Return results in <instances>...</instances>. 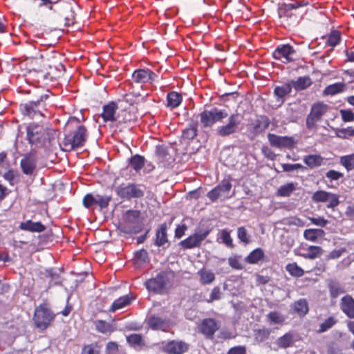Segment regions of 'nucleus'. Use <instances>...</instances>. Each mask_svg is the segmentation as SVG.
<instances>
[{
    "label": "nucleus",
    "instance_id": "obj_50",
    "mask_svg": "<svg viewBox=\"0 0 354 354\" xmlns=\"http://www.w3.org/2000/svg\"><path fill=\"white\" fill-rule=\"evenodd\" d=\"M111 198V196H102L97 194L96 205H99L101 209L106 208L109 206Z\"/></svg>",
    "mask_w": 354,
    "mask_h": 354
},
{
    "label": "nucleus",
    "instance_id": "obj_43",
    "mask_svg": "<svg viewBox=\"0 0 354 354\" xmlns=\"http://www.w3.org/2000/svg\"><path fill=\"white\" fill-rule=\"evenodd\" d=\"M330 293L332 297L336 298L340 294L343 293V290L340 287V285L338 282L335 281H330L328 283Z\"/></svg>",
    "mask_w": 354,
    "mask_h": 354
},
{
    "label": "nucleus",
    "instance_id": "obj_52",
    "mask_svg": "<svg viewBox=\"0 0 354 354\" xmlns=\"http://www.w3.org/2000/svg\"><path fill=\"white\" fill-rule=\"evenodd\" d=\"M240 256H234L228 259L229 265L234 269L243 270L244 266L241 262Z\"/></svg>",
    "mask_w": 354,
    "mask_h": 354
},
{
    "label": "nucleus",
    "instance_id": "obj_13",
    "mask_svg": "<svg viewBox=\"0 0 354 354\" xmlns=\"http://www.w3.org/2000/svg\"><path fill=\"white\" fill-rule=\"evenodd\" d=\"M209 232L205 231L203 233H194L186 239L180 243V245L183 249H191L200 246L201 242L207 236Z\"/></svg>",
    "mask_w": 354,
    "mask_h": 354
},
{
    "label": "nucleus",
    "instance_id": "obj_62",
    "mask_svg": "<svg viewBox=\"0 0 354 354\" xmlns=\"http://www.w3.org/2000/svg\"><path fill=\"white\" fill-rule=\"evenodd\" d=\"M309 220L311 221V223L313 224L318 225V226H321V227H324L328 223V221L322 217H318V218L310 217Z\"/></svg>",
    "mask_w": 354,
    "mask_h": 354
},
{
    "label": "nucleus",
    "instance_id": "obj_29",
    "mask_svg": "<svg viewBox=\"0 0 354 354\" xmlns=\"http://www.w3.org/2000/svg\"><path fill=\"white\" fill-rule=\"evenodd\" d=\"M266 319L270 326L282 325L285 322V317L277 311L270 312L266 316Z\"/></svg>",
    "mask_w": 354,
    "mask_h": 354
},
{
    "label": "nucleus",
    "instance_id": "obj_8",
    "mask_svg": "<svg viewBox=\"0 0 354 354\" xmlns=\"http://www.w3.org/2000/svg\"><path fill=\"white\" fill-rule=\"evenodd\" d=\"M44 104L42 100L36 102H29L28 103L22 104L20 105V110L24 115L28 116L30 118H37V117L44 116L42 109H44Z\"/></svg>",
    "mask_w": 354,
    "mask_h": 354
},
{
    "label": "nucleus",
    "instance_id": "obj_20",
    "mask_svg": "<svg viewBox=\"0 0 354 354\" xmlns=\"http://www.w3.org/2000/svg\"><path fill=\"white\" fill-rule=\"evenodd\" d=\"M217 329V324L213 319H204L200 326L201 333L207 337H212Z\"/></svg>",
    "mask_w": 354,
    "mask_h": 354
},
{
    "label": "nucleus",
    "instance_id": "obj_14",
    "mask_svg": "<svg viewBox=\"0 0 354 354\" xmlns=\"http://www.w3.org/2000/svg\"><path fill=\"white\" fill-rule=\"evenodd\" d=\"M156 77V74L149 69H138L132 75L133 80L137 83H151Z\"/></svg>",
    "mask_w": 354,
    "mask_h": 354
},
{
    "label": "nucleus",
    "instance_id": "obj_2",
    "mask_svg": "<svg viewBox=\"0 0 354 354\" xmlns=\"http://www.w3.org/2000/svg\"><path fill=\"white\" fill-rule=\"evenodd\" d=\"M115 192L122 200L142 198L145 192V186L136 183H122L116 187Z\"/></svg>",
    "mask_w": 354,
    "mask_h": 354
},
{
    "label": "nucleus",
    "instance_id": "obj_25",
    "mask_svg": "<svg viewBox=\"0 0 354 354\" xmlns=\"http://www.w3.org/2000/svg\"><path fill=\"white\" fill-rule=\"evenodd\" d=\"M290 84L291 88H294L296 91H301L309 87L312 84V80L308 76L299 77L296 80H292Z\"/></svg>",
    "mask_w": 354,
    "mask_h": 354
},
{
    "label": "nucleus",
    "instance_id": "obj_27",
    "mask_svg": "<svg viewBox=\"0 0 354 354\" xmlns=\"http://www.w3.org/2000/svg\"><path fill=\"white\" fill-rule=\"evenodd\" d=\"M264 257L265 254L263 250L261 248H256L246 257L245 261L250 264H256L263 261Z\"/></svg>",
    "mask_w": 354,
    "mask_h": 354
},
{
    "label": "nucleus",
    "instance_id": "obj_55",
    "mask_svg": "<svg viewBox=\"0 0 354 354\" xmlns=\"http://www.w3.org/2000/svg\"><path fill=\"white\" fill-rule=\"evenodd\" d=\"M127 342L133 346H141L143 344L142 337L138 334H132L127 337Z\"/></svg>",
    "mask_w": 354,
    "mask_h": 354
},
{
    "label": "nucleus",
    "instance_id": "obj_17",
    "mask_svg": "<svg viewBox=\"0 0 354 354\" xmlns=\"http://www.w3.org/2000/svg\"><path fill=\"white\" fill-rule=\"evenodd\" d=\"M118 104L114 102H111L103 106L102 117L105 122H114L118 120L117 110Z\"/></svg>",
    "mask_w": 354,
    "mask_h": 354
},
{
    "label": "nucleus",
    "instance_id": "obj_16",
    "mask_svg": "<svg viewBox=\"0 0 354 354\" xmlns=\"http://www.w3.org/2000/svg\"><path fill=\"white\" fill-rule=\"evenodd\" d=\"M268 138L270 144L272 146L276 147H287L290 148L292 147L294 144L293 139L290 137L288 136H279L275 134L269 133L268 135Z\"/></svg>",
    "mask_w": 354,
    "mask_h": 354
},
{
    "label": "nucleus",
    "instance_id": "obj_45",
    "mask_svg": "<svg viewBox=\"0 0 354 354\" xmlns=\"http://www.w3.org/2000/svg\"><path fill=\"white\" fill-rule=\"evenodd\" d=\"M81 354H100V347L97 343L85 345L82 349Z\"/></svg>",
    "mask_w": 354,
    "mask_h": 354
},
{
    "label": "nucleus",
    "instance_id": "obj_15",
    "mask_svg": "<svg viewBox=\"0 0 354 354\" xmlns=\"http://www.w3.org/2000/svg\"><path fill=\"white\" fill-rule=\"evenodd\" d=\"M166 284L165 274L163 273L158 274L155 278H152L146 281V288L149 291L156 292H161Z\"/></svg>",
    "mask_w": 354,
    "mask_h": 354
},
{
    "label": "nucleus",
    "instance_id": "obj_18",
    "mask_svg": "<svg viewBox=\"0 0 354 354\" xmlns=\"http://www.w3.org/2000/svg\"><path fill=\"white\" fill-rule=\"evenodd\" d=\"M147 324L153 330H166L169 327L170 322L161 317L151 315L148 318Z\"/></svg>",
    "mask_w": 354,
    "mask_h": 354
},
{
    "label": "nucleus",
    "instance_id": "obj_53",
    "mask_svg": "<svg viewBox=\"0 0 354 354\" xmlns=\"http://www.w3.org/2000/svg\"><path fill=\"white\" fill-rule=\"evenodd\" d=\"M269 120L266 117H262L257 120L254 129L257 132H261L266 129L269 126Z\"/></svg>",
    "mask_w": 354,
    "mask_h": 354
},
{
    "label": "nucleus",
    "instance_id": "obj_1",
    "mask_svg": "<svg viewBox=\"0 0 354 354\" xmlns=\"http://www.w3.org/2000/svg\"><path fill=\"white\" fill-rule=\"evenodd\" d=\"M26 130L28 140L36 146L46 147L55 139L56 131L54 129L35 123L29 124Z\"/></svg>",
    "mask_w": 354,
    "mask_h": 354
},
{
    "label": "nucleus",
    "instance_id": "obj_4",
    "mask_svg": "<svg viewBox=\"0 0 354 354\" xmlns=\"http://www.w3.org/2000/svg\"><path fill=\"white\" fill-rule=\"evenodd\" d=\"M54 319L55 315L46 304H41L35 309L34 321L37 328H47Z\"/></svg>",
    "mask_w": 354,
    "mask_h": 354
},
{
    "label": "nucleus",
    "instance_id": "obj_51",
    "mask_svg": "<svg viewBox=\"0 0 354 354\" xmlns=\"http://www.w3.org/2000/svg\"><path fill=\"white\" fill-rule=\"evenodd\" d=\"M220 239L226 246L228 248H233V241L230 236V232L227 230H223L221 232Z\"/></svg>",
    "mask_w": 354,
    "mask_h": 354
},
{
    "label": "nucleus",
    "instance_id": "obj_3",
    "mask_svg": "<svg viewBox=\"0 0 354 354\" xmlns=\"http://www.w3.org/2000/svg\"><path fill=\"white\" fill-rule=\"evenodd\" d=\"M87 130L83 125H80L72 133L65 136L63 145L65 151H71L82 147L87 139Z\"/></svg>",
    "mask_w": 354,
    "mask_h": 354
},
{
    "label": "nucleus",
    "instance_id": "obj_47",
    "mask_svg": "<svg viewBox=\"0 0 354 354\" xmlns=\"http://www.w3.org/2000/svg\"><path fill=\"white\" fill-rule=\"evenodd\" d=\"M340 162L347 170L353 169L354 153L341 157Z\"/></svg>",
    "mask_w": 354,
    "mask_h": 354
},
{
    "label": "nucleus",
    "instance_id": "obj_35",
    "mask_svg": "<svg viewBox=\"0 0 354 354\" xmlns=\"http://www.w3.org/2000/svg\"><path fill=\"white\" fill-rule=\"evenodd\" d=\"M335 136L341 139L354 138V129L351 127L347 128L335 129Z\"/></svg>",
    "mask_w": 354,
    "mask_h": 354
},
{
    "label": "nucleus",
    "instance_id": "obj_48",
    "mask_svg": "<svg viewBox=\"0 0 354 354\" xmlns=\"http://www.w3.org/2000/svg\"><path fill=\"white\" fill-rule=\"evenodd\" d=\"M130 165L136 171H138L145 165L144 158L140 156L136 155L131 158Z\"/></svg>",
    "mask_w": 354,
    "mask_h": 354
},
{
    "label": "nucleus",
    "instance_id": "obj_6",
    "mask_svg": "<svg viewBox=\"0 0 354 354\" xmlns=\"http://www.w3.org/2000/svg\"><path fill=\"white\" fill-rule=\"evenodd\" d=\"M328 106L324 103L315 104L306 118V126L308 129H312L315 127L316 123L321 120L322 117L328 111Z\"/></svg>",
    "mask_w": 354,
    "mask_h": 354
},
{
    "label": "nucleus",
    "instance_id": "obj_33",
    "mask_svg": "<svg viewBox=\"0 0 354 354\" xmlns=\"http://www.w3.org/2000/svg\"><path fill=\"white\" fill-rule=\"evenodd\" d=\"M167 99V106L171 109L178 106L182 102L181 95L175 91L169 93Z\"/></svg>",
    "mask_w": 354,
    "mask_h": 354
},
{
    "label": "nucleus",
    "instance_id": "obj_41",
    "mask_svg": "<svg viewBox=\"0 0 354 354\" xmlns=\"http://www.w3.org/2000/svg\"><path fill=\"white\" fill-rule=\"evenodd\" d=\"M307 250L308 252L306 254H304L303 256L305 258L310 259H314L317 257H319L320 255H322L323 252V250L321 247L315 245L309 246Z\"/></svg>",
    "mask_w": 354,
    "mask_h": 354
},
{
    "label": "nucleus",
    "instance_id": "obj_31",
    "mask_svg": "<svg viewBox=\"0 0 354 354\" xmlns=\"http://www.w3.org/2000/svg\"><path fill=\"white\" fill-rule=\"evenodd\" d=\"M200 276V281L203 284H209L212 283L215 279L214 274L209 270L203 268L198 272Z\"/></svg>",
    "mask_w": 354,
    "mask_h": 354
},
{
    "label": "nucleus",
    "instance_id": "obj_24",
    "mask_svg": "<svg viewBox=\"0 0 354 354\" xmlns=\"http://www.w3.org/2000/svg\"><path fill=\"white\" fill-rule=\"evenodd\" d=\"M298 188V183L290 182L281 185L277 192V194L281 197H288Z\"/></svg>",
    "mask_w": 354,
    "mask_h": 354
},
{
    "label": "nucleus",
    "instance_id": "obj_46",
    "mask_svg": "<svg viewBox=\"0 0 354 354\" xmlns=\"http://www.w3.org/2000/svg\"><path fill=\"white\" fill-rule=\"evenodd\" d=\"M107 354H126L115 342H109L106 346Z\"/></svg>",
    "mask_w": 354,
    "mask_h": 354
},
{
    "label": "nucleus",
    "instance_id": "obj_61",
    "mask_svg": "<svg viewBox=\"0 0 354 354\" xmlns=\"http://www.w3.org/2000/svg\"><path fill=\"white\" fill-rule=\"evenodd\" d=\"M281 167L284 171H292L298 169L302 168V165L300 164H282Z\"/></svg>",
    "mask_w": 354,
    "mask_h": 354
},
{
    "label": "nucleus",
    "instance_id": "obj_32",
    "mask_svg": "<svg viewBox=\"0 0 354 354\" xmlns=\"http://www.w3.org/2000/svg\"><path fill=\"white\" fill-rule=\"evenodd\" d=\"M292 88L290 83L283 84L281 86H277L274 89V94L279 97L280 104H282L284 101L283 97L288 95L291 92Z\"/></svg>",
    "mask_w": 354,
    "mask_h": 354
},
{
    "label": "nucleus",
    "instance_id": "obj_64",
    "mask_svg": "<svg viewBox=\"0 0 354 354\" xmlns=\"http://www.w3.org/2000/svg\"><path fill=\"white\" fill-rule=\"evenodd\" d=\"M245 346H235L229 351L228 354H245Z\"/></svg>",
    "mask_w": 354,
    "mask_h": 354
},
{
    "label": "nucleus",
    "instance_id": "obj_12",
    "mask_svg": "<svg viewBox=\"0 0 354 354\" xmlns=\"http://www.w3.org/2000/svg\"><path fill=\"white\" fill-rule=\"evenodd\" d=\"M231 187L232 185L228 180H223L215 188L207 193V197L212 201H216L220 197H227Z\"/></svg>",
    "mask_w": 354,
    "mask_h": 354
},
{
    "label": "nucleus",
    "instance_id": "obj_42",
    "mask_svg": "<svg viewBox=\"0 0 354 354\" xmlns=\"http://www.w3.org/2000/svg\"><path fill=\"white\" fill-rule=\"evenodd\" d=\"M337 322V320L334 317H330L319 325L317 332L319 333H324L332 328Z\"/></svg>",
    "mask_w": 354,
    "mask_h": 354
},
{
    "label": "nucleus",
    "instance_id": "obj_22",
    "mask_svg": "<svg viewBox=\"0 0 354 354\" xmlns=\"http://www.w3.org/2000/svg\"><path fill=\"white\" fill-rule=\"evenodd\" d=\"M324 235L325 232L322 229L310 228L304 232V239L312 242H318Z\"/></svg>",
    "mask_w": 354,
    "mask_h": 354
},
{
    "label": "nucleus",
    "instance_id": "obj_5",
    "mask_svg": "<svg viewBox=\"0 0 354 354\" xmlns=\"http://www.w3.org/2000/svg\"><path fill=\"white\" fill-rule=\"evenodd\" d=\"M227 116V113L225 111L219 110L217 108L205 110L200 113L201 122L204 127H211L215 122L221 121Z\"/></svg>",
    "mask_w": 354,
    "mask_h": 354
},
{
    "label": "nucleus",
    "instance_id": "obj_37",
    "mask_svg": "<svg viewBox=\"0 0 354 354\" xmlns=\"http://www.w3.org/2000/svg\"><path fill=\"white\" fill-rule=\"evenodd\" d=\"M286 270L292 277H300L304 275V270L296 263H288L286 266Z\"/></svg>",
    "mask_w": 354,
    "mask_h": 354
},
{
    "label": "nucleus",
    "instance_id": "obj_54",
    "mask_svg": "<svg viewBox=\"0 0 354 354\" xmlns=\"http://www.w3.org/2000/svg\"><path fill=\"white\" fill-rule=\"evenodd\" d=\"M237 236L239 239L245 244H248L250 242V236L245 227H239L237 229Z\"/></svg>",
    "mask_w": 354,
    "mask_h": 354
},
{
    "label": "nucleus",
    "instance_id": "obj_10",
    "mask_svg": "<svg viewBox=\"0 0 354 354\" xmlns=\"http://www.w3.org/2000/svg\"><path fill=\"white\" fill-rule=\"evenodd\" d=\"M37 158L34 153L26 154L20 161L23 173L28 176L32 175L36 169Z\"/></svg>",
    "mask_w": 354,
    "mask_h": 354
},
{
    "label": "nucleus",
    "instance_id": "obj_11",
    "mask_svg": "<svg viewBox=\"0 0 354 354\" xmlns=\"http://www.w3.org/2000/svg\"><path fill=\"white\" fill-rule=\"evenodd\" d=\"M295 51L294 48L289 44H283L279 46L273 52V57L276 59L282 61L284 63L291 62L292 55Z\"/></svg>",
    "mask_w": 354,
    "mask_h": 354
},
{
    "label": "nucleus",
    "instance_id": "obj_26",
    "mask_svg": "<svg viewBox=\"0 0 354 354\" xmlns=\"http://www.w3.org/2000/svg\"><path fill=\"white\" fill-rule=\"evenodd\" d=\"M134 299L133 297L129 295L122 296L113 301L111 306L110 307V312H115L117 310L121 309L131 304Z\"/></svg>",
    "mask_w": 354,
    "mask_h": 354
},
{
    "label": "nucleus",
    "instance_id": "obj_40",
    "mask_svg": "<svg viewBox=\"0 0 354 354\" xmlns=\"http://www.w3.org/2000/svg\"><path fill=\"white\" fill-rule=\"evenodd\" d=\"M95 325L97 330L102 333H111L113 331V326L105 321L97 320L95 322Z\"/></svg>",
    "mask_w": 354,
    "mask_h": 354
},
{
    "label": "nucleus",
    "instance_id": "obj_44",
    "mask_svg": "<svg viewBox=\"0 0 354 354\" xmlns=\"http://www.w3.org/2000/svg\"><path fill=\"white\" fill-rule=\"evenodd\" d=\"M270 330L267 328H262L254 330V338L258 342H263L268 338Z\"/></svg>",
    "mask_w": 354,
    "mask_h": 354
},
{
    "label": "nucleus",
    "instance_id": "obj_28",
    "mask_svg": "<svg viewBox=\"0 0 354 354\" xmlns=\"http://www.w3.org/2000/svg\"><path fill=\"white\" fill-rule=\"evenodd\" d=\"M346 84L343 82H337L330 84L323 91L324 95H334L342 93L346 89Z\"/></svg>",
    "mask_w": 354,
    "mask_h": 354
},
{
    "label": "nucleus",
    "instance_id": "obj_19",
    "mask_svg": "<svg viewBox=\"0 0 354 354\" xmlns=\"http://www.w3.org/2000/svg\"><path fill=\"white\" fill-rule=\"evenodd\" d=\"M188 349V345L183 342L172 341L165 346V351L171 354H183Z\"/></svg>",
    "mask_w": 354,
    "mask_h": 354
},
{
    "label": "nucleus",
    "instance_id": "obj_34",
    "mask_svg": "<svg viewBox=\"0 0 354 354\" xmlns=\"http://www.w3.org/2000/svg\"><path fill=\"white\" fill-rule=\"evenodd\" d=\"M294 310L300 316H304L308 312V305L306 299H301L294 304Z\"/></svg>",
    "mask_w": 354,
    "mask_h": 354
},
{
    "label": "nucleus",
    "instance_id": "obj_7",
    "mask_svg": "<svg viewBox=\"0 0 354 354\" xmlns=\"http://www.w3.org/2000/svg\"><path fill=\"white\" fill-rule=\"evenodd\" d=\"M312 199L316 203H326L328 208H334L339 203V195L324 190L315 192L312 196Z\"/></svg>",
    "mask_w": 354,
    "mask_h": 354
},
{
    "label": "nucleus",
    "instance_id": "obj_59",
    "mask_svg": "<svg viewBox=\"0 0 354 354\" xmlns=\"http://www.w3.org/2000/svg\"><path fill=\"white\" fill-rule=\"evenodd\" d=\"M3 177L5 180L8 181L10 185H13L16 182L17 174L14 170L9 169L3 174Z\"/></svg>",
    "mask_w": 354,
    "mask_h": 354
},
{
    "label": "nucleus",
    "instance_id": "obj_63",
    "mask_svg": "<svg viewBox=\"0 0 354 354\" xmlns=\"http://www.w3.org/2000/svg\"><path fill=\"white\" fill-rule=\"evenodd\" d=\"M167 153L165 151L164 149H160L158 150V157L160 161H162L164 164H169L171 157L167 158Z\"/></svg>",
    "mask_w": 354,
    "mask_h": 354
},
{
    "label": "nucleus",
    "instance_id": "obj_39",
    "mask_svg": "<svg viewBox=\"0 0 354 354\" xmlns=\"http://www.w3.org/2000/svg\"><path fill=\"white\" fill-rule=\"evenodd\" d=\"M166 230L167 227L165 225H162L160 229L157 231L156 241V243L157 245L161 246L167 242Z\"/></svg>",
    "mask_w": 354,
    "mask_h": 354
},
{
    "label": "nucleus",
    "instance_id": "obj_56",
    "mask_svg": "<svg viewBox=\"0 0 354 354\" xmlns=\"http://www.w3.org/2000/svg\"><path fill=\"white\" fill-rule=\"evenodd\" d=\"M197 135V129L195 126H190L183 131V137L185 139H193Z\"/></svg>",
    "mask_w": 354,
    "mask_h": 354
},
{
    "label": "nucleus",
    "instance_id": "obj_21",
    "mask_svg": "<svg viewBox=\"0 0 354 354\" xmlns=\"http://www.w3.org/2000/svg\"><path fill=\"white\" fill-rule=\"evenodd\" d=\"M341 308L349 318H354V299L351 297L345 296L342 299Z\"/></svg>",
    "mask_w": 354,
    "mask_h": 354
},
{
    "label": "nucleus",
    "instance_id": "obj_36",
    "mask_svg": "<svg viewBox=\"0 0 354 354\" xmlns=\"http://www.w3.org/2000/svg\"><path fill=\"white\" fill-rule=\"evenodd\" d=\"M140 215V212L138 210H128L124 215V221L128 225L136 223Z\"/></svg>",
    "mask_w": 354,
    "mask_h": 354
},
{
    "label": "nucleus",
    "instance_id": "obj_49",
    "mask_svg": "<svg viewBox=\"0 0 354 354\" xmlns=\"http://www.w3.org/2000/svg\"><path fill=\"white\" fill-rule=\"evenodd\" d=\"M340 39V32L337 30H333L330 32L328 37L327 44L330 46L335 47L339 43Z\"/></svg>",
    "mask_w": 354,
    "mask_h": 354
},
{
    "label": "nucleus",
    "instance_id": "obj_60",
    "mask_svg": "<svg viewBox=\"0 0 354 354\" xmlns=\"http://www.w3.org/2000/svg\"><path fill=\"white\" fill-rule=\"evenodd\" d=\"M221 292L220 288L216 286L212 289V292L209 295V298L207 301V302L210 303L214 300H218L221 299Z\"/></svg>",
    "mask_w": 354,
    "mask_h": 354
},
{
    "label": "nucleus",
    "instance_id": "obj_58",
    "mask_svg": "<svg viewBox=\"0 0 354 354\" xmlns=\"http://www.w3.org/2000/svg\"><path fill=\"white\" fill-rule=\"evenodd\" d=\"M83 204L86 208H89L93 205H96V195L87 194L83 198Z\"/></svg>",
    "mask_w": 354,
    "mask_h": 354
},
{
    "label": "nucleus",
    "instance_id": "obj_38",
    "mask_svg": "<svg viewBox=\"0 0 354 354\" xmlns=\"http://www.w3.org/2000/svg\"><path fill=\"white\" fill-rule=\"evenodd\" d=\"M322 158L318 155H309L304 158V162L310 167L320 166L322 163Z\"/></svg>",
    "mask_w": 354,
    "mask_h": 354
},
{
    "label": "nucleus",
    "instance_id": "obj_9",
    "mask_svg": "<svg viewBox=\"0 0 354 354\" xmlns=\"http://www.w3.org/2000/svg\"><path fill=\"white\" fill-rule=\"evenodd\" d=\"M241 120L242 117L239 114L232 115L226 124L218 127L217 133L223 137L236 132Z\"/></svg>",
    "mask_w": 354,
    "mask_h": 354
},
{
    "label": "nucleus",
    "instance_id": "obj_57",
    "mask_svg": "<svg viewBox=\"0 0 354 354\" xmlns=\"http://www.w3.org/2000/svg\"><path fill=\"white\" fill-rule=\"evenodd\" d=\"M342 119L344 122L354 121V113L351 110L342 109L339 111Z\"/></svg>",
    "mask_w": 354,
    "mask_h": 354
},
{
    "label": "nucleus",
    "instance_id": "obj_23",
    "mask_svg": "<svg viewBox=\"0 0 354 354\" xmlns=\"http://www.w3.org/2000/svg\"><path fill=\"white\" fill-rule=\"evenodd\" d=\"M19 228L25 231L32 232H41L46 229L45 226L40 222H32L28 220L20 224Z\"/></svg>",
    "mask_w": 354,
    "mask_h": 354
},
{
    "label": "nucleus",
    "instance_id": "obj_30",
    "mask_svg": "<svg viewBox=\"0 0 354 354\" xmlns=\"http://www.w3.org/2000/svg\"><path fill=\"white\" fill-rule=\"evenodd\" d=\"M294 343L293 335L290 333H287L283 336L279 337L277 341V345L281 348H286L291 346Z\"/></svg>",
    "mask_w": 354,
    "mask_h": 354
}]
</instances>
